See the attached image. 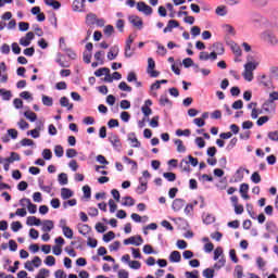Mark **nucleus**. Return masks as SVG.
I'll list each match as a JSON object with an SVG mask.
<instances>
[{"mask_svg": "<svg viewBox=\"0 0 278 278\" xmlns=\"http://www.w3.org/2000/svg\"><path fill=\"white\" fill-rule=\"evenodd\" d=\"M251 23H253L254 27L275 28V24L269 23L268 18L260 15V13H253L251 15Z\"/></svg>", "mask_w": 278, "mask_h": 278, "instance_id": "obj_1", "label": "nucleus"}, {"mask_svg": "<svg viewBox=\"0 0 278 278\" xmlns=\"http://www.w3.org/2000/svg\"><path fill=\"white\" fill-rule=\"evenodd\" d=\"M261 39L263 40V42L270 45V47H277L278 45L277 35H275V30H271L270 28L266 29L261 34Z\"/></svg>", "mask_w": 278, "mask_h": 278, "instance_id": "obj_2", "label": "nucleus"}, {"mask_svg": "<svg viewBox=\"0 0 278 278\" xmlns=\"http://www.w3.org/2000/svg\"><path fill=\"white\" fill-rule=\"evenodd\" d=\"M25 203L27 204L29 214H36V212H38V206L31 203V200H29V198H23L20 200V204L22 205V207H25Z\"/></svg>", "mask_w": 278, "mask_h": 278, "instance_id": "obj_3", "label": "nucleus"}, {"mask_svg": "<svg viewBox=\"0 0 278 278\" xmlns=\"http://www.w3.org/2000/svg\"><path fill=\"white\" fill-rule=\"evenodd\" d=\"M147 73L148 75H150V77H160V72L155 71V61L153 60V58L148 59Z\"/></svg>", "mask_w": 278, "mask_h": 278, "instance_id": "obj_4", "label": "nucleus"}, {"mask_svg": "<svg viewBox=\"0 0 278 278\" xmlns=\"http://www.w3.org/2000/svg\"><path fill=\"white\" fill-rule=\"evenodd\" d=\"M137 10L138 12H142L143 14H146V16H151V14H153V8L142 1L137 3Z\"/></svg>", "mask_w": 278, "mask_h": 278, "instance_id": "obj_5", "label": "nucleus"}, {"mask_svg": "<svg viewBox=\"0 0 278 278\" xmlns=\"http://www.w3.org/2000/svg\"><path fill=\"white\" fill-rule=\"evenodd\" d=\"M129 23H131V25H134V27H137V29H142V18H140V16L138 15H131L128 17Z\"/></svg>", "mask_w": 278, "mask_h": 278, "instance_id": "obj_6", "label": "nucleus"}, {"mask_svg": "<svg viewBox=\"0 0 278 278\" xmlns=\"http://www.w3.org/2000/svg\"><path fill=\"white\" fill-rule=\"evenodd\" d=\"M109 142H111L114 149H121V147H123V144L121 143V138L116 134H112L111 136H109Z\"/></svg>", "mask_w": 278, "mask_h": 278, "instance_id": "obj_7", "label": "nucleus"}, {"mask_svg": "<svg viewBox=\"0 0 278 278\" xmlns=\"http://www.w3.org/2000/svg\"><path fill=\"white\" fill-rule=\"evenodd\" d=\"M119 51L121 49L118 48V46L111 47L106 55L108 60H110L111 62L112 60H116V58H118Z\"/></svg>", "mask_w": 278, "mask_h": 278, "instance_id": "obj_8", "label": "nucleus"}, {"mask_svg": "<svg viewBox=\"0 0 278 278\" xmlns=\"http://www.w3.org/2000/svg\"><path fill=\"white\" fill-rule=\"evenodd\" d=\"M184 205H186V201L184 199H175L172 204V210H174V212H179L182 210Z\"/></svg>", "mask_w": 278, "mask_h": 278, "instance_id": "obj_9", "label": "nucleus"}, {"mask_svg": "<svg viewBox=\"0 0 278 278\" xmlns=\"http://www.w3.org/2000/svg\"><path fill=\"white\" fill-rule=\"evenodd\" d=\"M177 27H179V22H177V20H169L167 26L163 29V33L168 34Z\"/></svg>", "mask_w": 278, "mask_h": 278, "instance_id": "obj_10", "label": "nucleus"}, {"mask_svg": "<svg viewBox=\"0 0 278 278\" xmlns=\"http://www.w3.org/2000/svg\"><path fill=\"white\" fill-rule=\"evenodd\" d=\"M139 184L140 185L137 187L136 192H137V194H144V192L148 188L147 187V184H148L147 179L140 177L139 178Z\"/></svg>", "mask_w": 278, "mask_h": 278, "instance_id": "obj_11", "label": "nucleus"}, {"mask_svg": "<svg viewBox=\"0 0 278 278\" xmlns=\"http://www.w3.org/2000/svg\"><path fill=\"white\" fill-rule=\"evenodd\" d=\"M262 110L267 113L275 111V102L270 99L266 100L262 105Z\"/></svg>", "mask_w": 278, "mask_h": 278, "instance_id": "obj_12", "label": "nucleus"}, {"mask_svg": "<svg viewBox=\"0 0 278 278\" xmlns=\"http://www.w3.org/2000/svg\"><path fill=\"white\" fill-rule=\"evenodd\" d=\"M26 225H28L29 227H40V225H42V222L36 216H29L27 217Z\"/></svg>", "mask_w": 278, "mask_h": 278, "instance_id": "obj_13", "label": "nucleus"}, {"mask_svg": "<svg viewBox=\"0 0 278 278\" xmlns=\"http://www.w3.org/2000/svg\"><path fill=\"white\" fill-rule=\"evenodd\" d=\"M128 140L130 142H132V148L134 149H140V147H142V143H140V141L138 140V138H136V132H130Z\"/></svg>", "mask_w": 278, "mask_h": 278, "instance_id": "obj_14", "label": "nucleus"}, {"mask_svg": "<svg viewBox=\"0 0 278 278\" xmlns=\"http://www.w3.org/2000/svg\"><path fill=\"white\" fill-rule=\"evenodd\" d=\"M169 262L178 264L179 262H181V253L179 251H173L169 254Z\"/></svg>", "mask_w": 278, "mask_h": 278, "instance_id": "obj_15", "label": "nucleus"}, {"mask_svg": "<svg viewBox=\"0 0 278 278\" xmlns=\"http://www.w3.org/2000/svg\"><path fill=\"white\" fill-rule=\"evenodd\" d=\"M89 231H92V228L88 226V224L78 225V233H80L81 236H88Z\"/></svg>", "mask_w": 278, "mask_h": 278, "instance_id": "obj_16", "label": "nucleus"}, {"mask_svg": "<svg viewBox=\"0 0 278 278\" xmlns=\"http://www.w3.org/2000/svg\"><path fill=\"white\" fill-rule=\"evenodd\" d=\"M4 162H8L9 164H14V162H21V155L16 152H11L10 157H5Z\"/></svg>", "mask_w": 278, "mask_h": 278, "instance_id": "obj_17", "label": "nucleus"}, {"mask_svg": "<svg viewBox=\"0 0 278 278\" xmlns=\"http://www.w3.org/2000/svg\"><path fill=\"white\" fill-rule=\"evenodd\" d=\"M54 225H53V220L50 219H46L43 222V225L41 227V230L45 231L46 233H49V231H51L53 229Z\"/></svg>", "mask_w": 278, "mask_h": 278, "instance_id": "obj_18", "label": "nucleus"}, {"mask_svg": "<svg viewBox=\"0 0 278 278\" xmlns=\"http://www.w3.org/2000/svg\"><path fill=\"white\" fill-rule=\"evenodd\" d=\"M230 49L237 58L242 56V49L240 48V46H238V43L232 42L231 46H230Z\"/></svg>", "mask_w": 278, "mask_h": 278, "instance_id": "obj_19", "label": "nucleus"}, {"mask_svg": "<svg viewBox=\"0 0 278 278\" xmlns=\"http://www.w3.org/2000/svg\"><path fill=\"white\" fill-rule=\"evenodd\" d=\"M213 52L217 53V55H223V53H225V47L220 42L213 43Z\"/></svg>", "mask_w": 278, "mask_h": 278, "instance_id": "obj_20", "label": "nucleus"}, {"mask_svg": "<svg viewBox=\"0 0 278 278\" xmlns=\"http://www.w3.org/2000/svg\"><path fill=\"white\" fill-rule=\"evenodd\" d=\"M159 103L162 108H165V105H173V102L170 101V99H168V96L166 93L161 96Z\"/></svg>", "mask_w": 278, "mask_h": 278, "instance_id": "obj_21", "label": "nucleus"}, {"mask_svg": "<svg viewBox=\"0 0 278 278\" xmlns=\"http://www.w3.org/2000/svg\"><path fill=\"white\" fill-rule=\"evenodd\" d=\"M73 190L68 189V188H62L61 189V197L64 201H66L67 199H71V197H73Z\"/></svg>", "mask_w": 278, "mask_h": 278, "instance_id": "obj_22", "label": "nucleus"}, {"mask_svg": "<svg viewBox=\"0 0 278 278\" xmlns=\"http://www.w3.org/2000/svg\"><path fill=\"white\" fill-rule=\"evenodd\" d=\"M61 108H67L68 111L73 110V104L68 101V98L62 97L60 99Z\"/></svg>", "mask_w": 278, "mask_h": 278, "instance_id": "obj_23", "label": "nucleus"}, {"mask_svg": "<svg viewBox=\"0 0 278 278\" xmlns=\"http://www.w3.org/2000/svg\"><path fill=\"white\" fill-rule=\"evenodd\" d=\"M61 229H62L63 235L65 236V238H67L68 240H73V229H71V227L61 226Z\"/></svg>", "mask_w": 278, "mask_h": 278, "instance_id": "obj_24", "label": "nucleus"}, {"mask_svg": "<svg viewBox=\"0 0 278 278\" xmlns=\"http://www.w3.org/2000/svg\"><path fill=\"white\" fill-rule=\"evenodd\" d=\"M24 116H25V118L30 121V123H36V121H38V115H36V113H34L31 111L24 112Z\"/></svg>", "mask_w": 278, "mask_h": 278, "instance_id": "obj_25", "label": "nucleus"}, {"mask_svg": "<svg viewBox=\"0 0 278 278\" xmlns=\"http://www.w3.org/2000/svg\"><path fill=\"white\" fill-rule=\"evenodd\" d=\"M249 1L255 8H265V5H268V0H249Z\"/></svg>", "mask_w": 278, "mask_h": 278, "instance_id": "obj_26", "label": "nucleus"}, {"mask_svg": "<svg viewBox=\"0 0 278 278\" xmlns=\"http://www.w3.org/2000/svg\"><path fill=\"white\" fill-rule=\"evenodd\" d=\"M174 143L177 147L178 153H186V146H184V141H181V139H176Z\"/></svg>", "mask_w": 278, "mask_h": 278, "instance_id": "obj_27", "label": "nucleus"}, {"mask_svg": "<svg viewBox=\"0 0 278 278\" xmlns=\"http://www.w3.org/2000/svg\"><path fill=\"white\" fill-rule=\"evenodd\" d=\"M126 201L122 203V205L126 206V207H134V205H136V200H134V198L126 195L124 198Z\"/></svg>", "mask_w": 278, "mask_h": 278, "instance_id": "obj_28", "label": "nucleus"}, {"mask_svg": "<svg viewBox=\"0 0 278 278\" xmlns=\"http://www.w3.org/2000/svg\"><path fill=\"white\" fill-rule=\"evenodd\" d=\"M266 230L269 231V233H277L278 228H277V225L274 224V222H267L266 223Z\"/></svg>", "mask_w": 278, "mask_h": 278, "instance_id": "obj_29", "label": "nucleus"}, {"mask_svg": "<svg viewBox=\"0 0 278 278\" xmlns=\"http://www.w3.org/2000/svg\"><path fill=\"white\" fill-rule=\"evenodd\" d=\"M225 264H227V261L225 260V256H222L218 262L214 264L213 268L215 270H220V268L225 267Z\"/></svg>", "mask_w": 278, "mask_h": 278, "instance_id": "obj_30", "label": "nucleus"}, {"mask_svg": "<svg viewBox=\"0 0 278 278\" xmlns=\"http://www.w3.org/2000/svg\"><path fill=\"white\" fill-rule=\"evenodd\" d=\"M142 242H144V240L141 236L130 237V244H134L135 247H140Z\"/></svg>", "mask_w": 278, "mask_h": 278, "instance_id": "obj_31", "label": "nucleus"}, {"mask_svg": "<svg viewBox=\"0 0 278 278\" xmlns=\"http://www.w3.org/2000/svg\"><path fill=\"white\" fill-rule=\"evenodd\" d=\"M215 14H217V16H227V7L225 5L217 7L215 10Z\"/></svg>", "mask_w": 278, "mask_h": 278, "instance_id": "obj_32", "label": "nucleus"}, {"mask_svg": "<svg viewBox=\"0 0 278 278\" xmlns=\"http://www.w3.org/2000/svg\"><path fill=\"white\" fill-rule=\"evenodd\" d=\"M0 96L2 97L3 101H10V99H12V91H5V89H0Z\"/></svg>", "mask_w": 278, "mask_h": 278, "instance_id": "obj_33", "label": "nucleus"}, {"mask_svg": "<svg viewBox=\"0 0 278 278\" xmlns=\"http://www.w3.org/2000/svg\"><path fill=\"white\" fill-rule=\"evenodd\" d=\"M59 184L61 186H66L68 184V175H66L65 173H61L59 175Z\"/></svg>", "mask_w": 278, "mask_h": 278, "instance_id": "obj_34", "label": "nucleus"}, {"mask_svg": "<svg viewBox=\"0 0 278 278\" xmlns=\"http://www.w3.org/2000/svg\"><path fill=\"white\" fill-rule=\"evenodd\" d=\"M164 179H167V181H175L177 179V175L173 172H166L163 174Z\"/></svg>", "mask_w": 278, "mask_h": 278, "instance_id": "obj_35", "label": "nucleus"}, {"mask_svg": "<svg viewBox=\"0 0 278 278\" xmlns=\"http://www.w3.org/2000/svg\"><path fill=\"white\" fill-rule=\"evenodd\" d=\"M63 51H65L67 58H70L71 60H77V53H75V51H73V49L64 48Z\"/></svg>", "mask_w": 278, "mask_h": 278, "instance_id": "obj_36", "label": "nucleus"}, {"mask_svg": "<svg viewBox=\"0 0 278 278\" xmlns=\"http://www.w3.org/2000/svg\"><path fill=\"white\" fill-rule=\"evenodd\" d=\"M123 162H126V164H131L132 170H138V163L136 161L129 159L128 156H124Z\"/></svg>", "mask_w": 278, "mask_h": 278, "instance_id": "obj_37", "label": "nucleus"}, {"mask_svg": "<svg viewBox=\"0 0 278 278\" xmlns=\"http://www.w3.org/2000/svg\"><path fill=\"white\" fill-rule=\"evenodd\" d=\"M214 273H216L214 270V268H205L203 271H202V276L205 277V278H214Z\"/></svg>", "mask_w": 278, "mask_h": 278, "instance_id": "obj_38", "label": "nucleus"}, {"mask_svg": "<svg viewBox=\"0 0 278 278\" xmlns=\"http://www.w3.org/2000/svg\"><path fill=\"white\" fill-rule=\"evenodd\" d=\"M103 55H105V52L104 51H98L94 53V60L97 62H99V64L103 65L104 62H103Z\"/></svg>", "mask_w": 278, "mask_h": 278, "instance_id": "obj_39", "label": "nucleus"}, {"mask_svg": "<svg viewBox=\"0 0 278 278\" xmlns=\"http://www.w3.org/2000/svg\"><path fill=\"white\" fill-rule=\"evenodd\" d=\"M129 268H132V270H140L142 264L140 261H130L128 264Z\"/></svg>", "mask_w": 278, "mask_h": 278, "instance_id": "obj_40", "label": "nucleus"}, {"mask_svg": "<svg viewBox=\"0 0 278 278\" xmlns=\"http://www.w3.org/2000/svg\"><path fill=\"white\" fill-rule=\"evenodd\" d=\"M255 68H257V63H253V62H248L244 65V71L253 73V71H255Z\"/></svg>", "mask_w": 278, "mask_h": 278, "instance_id": "obj_41", "label": "nucleus"}, {"mask_svg": "<svg viewBox=\"0 0 278 278\" xmlns=\"http://www.w3.org/2000/svg\"><path fill=\"white\" fill-rule=\"evenodd\" d=\"M118 88L122 90V92H131L132 90V88L125 81L119 83Z\"/></svg>", "mask_w": 278, "mask_h": 278, "instance_id": "obj_42", "label": "nucleus"}, {"mask_svg": "<svg viewBox=\"0 0 278 278\" xmlns=\"http://www.w3.org/2000/svg\"><path fill=\"white\" fill-rule=\"evenodd\" d=\"M54 155L58 157L64 156V148L61 144L54 147Z\"/></svg>", "mask_w": 278, "mask_h": 278, "instance_id": "obj_43", "label": "nucleus"}, {"mask_svg": "<svg viewBox=\"0 0 278 278\" xmlns=\"http://www.w3.org/2000/svg\"><path fill=\"white\" fill-rule=\"evenodd\" d=\"M114 238H116V235L114 233V231H109L108 233L103 235L104 242H112Z\"/></svg>", "mask_w": 278, "mask_h": 278, "instance_id": "obj_44", "label": "nucleus"}, {"mask_svg": "<svg viewBox=\"0 0 278 278\" xmlns=\"http://www.w3.org/2000/svg\"><path fill=\"white\" fill-rule=\"evenodd\" d=\"M87 25H96L97 23V15L93 13H90L87 15Z\"/></svg>", "mask_w": 278, "mask_h": 278, "instance_id": "obj_45", "label": "nucleus"}, {"mask_svg": "<svg viewBox=\"0 0 278 278\" xmlns=\"http://www.w3.org/2000/svg\"><path fill=\"white\" fill-rule=\"evenodd\" d=\"M42 103L43 105H47V108H51V105H53V98L49 96H42Z\"/></svg>", "mask_w": 278, "mask_h": 278, "instance_id": "obj_46", "label": "nucleus"}, {"mask_svg": "<svg viewBox=\"0 0 278 278\" xmlns=\"http://www.w3.org/2000/svg\"><path fill=\"white\" fill-rule=\"evenodd\" d=\"M83 192H84L85 199H90V197H92V190L90 189V186H88V185L83 187Z\"/></svg>", "mask_w": 278, "mask_h": 278, "instance_id": "obj_47", "label": "nucleus"}, {"mask_svg": "<svg viewBox=\"0 0 278 278\" xmlns=\"http://www.w3.org/2000/svg\"><path fill=\"white\" fill-rule=\"evenodd\" d=\"M106 73H110V68L101 67L94 72V75H96V77H103V75H105Z\"/></svg>", "mask_w": 278, "mask_h": 278, "instance_id": "obj_48", "label": "nucleus"}, {"mask_svg": "<svg viewBox=\"0 0 278 278\" xmlns=\"http://www.w3.org/2000/svg\"><path fill=\"white\" fill-rule=\"evenodd\" d=\"M215 220L216 218L212 214H207L206 216L203 217V223L205 225H212V223H214Z\"/></svg>", "mask_w": 278, "mask_h": 278, "instance_id": "obj_49", "label": "nucleus"}, {"mask_svg": "<svg viewBox=\"0 0 278 278\" xmlns=\"http://www.w3.org/2000/svg\"><path fill=\"white\" fill-rule=\"evenodd\" d=\"M223 27L226 34H230V36H236V28H233V26L226 24Z\"/></svg>", "mask_w": 278, "mask_h": 278, "instance_id": "obj_50", "label": "nucleus"}, {"mask_svg": "<svg viewBox=\"0 0 278 278\" xmlns=\"http://www.w3.org/2000/svg\"><path fill=\"white\" fill-rule=\"evenodd\" d=\"M11 229L12 231H14V233H16V231H18L20 229H23V224H21V222H13L11 224Z\"/></svg>", "mask_w": 278, "mask_h": 278, "instance_id": "obj_51", "label": "nucleus"}, {"mask_svg": "<svg viewBox=\"0 0 278 278\" xmlns=\"http://www.w3.org/2000/svg\"><path fill=\"white\" fill-rule=\"evenodd\" d=\"M251 181L253 184H260L262 181V176H260V173L254 172L251 176Z\"/></svg>", "mask_w": 278, "mask_h": 278, "instance_id": "obj_52", "label": "nucleus"}, {"mask_svg": "<svg viewBox=\"0 0 278 278\" xmlns=\"http://www.w3.org/2000/svg\"><path fill=\"white\" fill-rule=\"evenodd\" d=\"M27 136H31V138H40V128L28 130Z\"/></svg>", "mask_w": 278, "mask_h": 278, "instance_id": "obj_53", "label": "nucleus"}, {"mask_svg": "<svg viewBox=\"0 0 278 278\" xmlns=\"http://www.w3.org/2000/svg\"><path fill=\"white\" fill-rule=\"evenodd\" d=\"M45 264L47 266H55V257L52 255L47 256L45 260Z\"/></svg>", "mask_w": 278, "mask_h": 278, "instance_id": "obj_54", "label": "nucleus"}, {"mask_svg": "<svg viewBox=\"0 0 278 278\" xmlns=\"http://www.w3.org/2000/svg\"><path fill=\"white\" fill-rule=\"evenodd\" d=\"M186 278H199V270L194 269L192 271L185 273Z\"/></svg>", "mask_w": 278, "mask_h": 278, "instance_id": "obj_55", "label": "nucleus"}, {"mask_svg": "<svg viewBox=\"0 0 278 278\" xmlns=\"http://www.w3.org/2000/svg\"><path fill=\"white\" fill-rule=\"evenodd\" d=\"M42 157L43 160H51V157H53V152H51L50 149H45L42 151Z\"/></svg>", "mask_w": 278, "mask_h": 278, "instance_id": "obj_56", "label": "nucleus"}, {"mask_svg": "<svg viewBox=\"0 0 278 278\" xmlns=\"http://www.w3.org/2000/svg\"><path fill=\"white\" fill-rule=\"evenodd\" d=\"M104 34H105V36H108V38H110V36H112V34H114V26L106 25L104 27Z\"/></svg>", "mask_w": 278, "mask_h": 278, "instance_id": "obj_57", "label": "nucleus"}, {"mask_svg": "<svg viewBox=\"0 0 278 278\" xmlns=\"http://www.w3.org/2000/svg\"><path fill=\"white\" fill-rule=\"evenodd\" d=\"M185 68H190V66H194V61L191 58H187L182 61Z\"/></svg>", "mask_w": 278, "mask_h": 278, "instance_id": "obj_58", "label": "nucleus"}, {"mask_svg": "<svg viewBox=\"0 0 278 278\" xmlns=\"http://www.w3.org/2000/svg\"><path fill=\"white\" fill-rule=\"evenodd\" d=\"M195 144L199 147V149L205 148V140L203 139V137H197Z\"/></svg>", "mask_w": 278, "mask_h": 278, "instance_id": "obj_59", "label": "nucleus"}, {"mask_svg": "<svg viewBox=\"0 0 278 278\" xmlns=\"http://www.w3.org/2000/svg\"><path fill=\"white\" fill-rule=\"evenodd\" d=\"M268 138H269V140H273L274 142H278V130L269 131Z\"/></svg>", "mask_w": 278, "mask_h": 278, "instance_id": "obj_60", "label": "nucleus"}, {"mask_svg": "<svg viewBox=\"0 0 278 278\" xmlns=\"http://www.w3.org/2000/svg\"><path fill=\"white\" fill-rule=\"evenodd\" d=\"M218 257H223V248L218 247L214 251V257L213 260H218Z\"/></svg>", "mask_w": 278, "mask_h": 278, "instance_id": "obj_61", "label": "nucleus"}, {"mask_svg": "<svg viewBox=\"0 0 278 278\" xmlns=\"http://www.w3.org/2000/svg\"><path fill=\"white\" fill-rule=\"evenodd\" d=\"M18 28H20V31H27L29 29V23L20 22Z\"/></svg>", "mask_w": 278, "mask_h": 278, "instance_id": "obj_62", "label": "nucleus"}, {"mask_svg": "<svg viewBox=\"0 0 278 278\" xmlns=\"http://www.w3.org/2000/svg\"><path fill=\"white\" fill-rule=\"evenodd\" d=\"M46 275H49V269L41 268L35 278H47Z\"/></svg>", "mask_w": 278, "mask_h": 278, "instance_id": "obj_63", "label": "nucleus"}, {"mask_svg": "<svg viewBox=\"0 0 278 278\" xmlns=\"http://www.w3.org/2000/svg\"><path fill=\"white\" fill-rule=\"evenodd\" d=\"M54 277H55V278H66V273H64V270H62V269H58V270L54 273Z\"/></svg>", "mask_w": 278, "mask_h": 278, "instance_id": "obj_64", "label": "nucleus"}]
</instances>
